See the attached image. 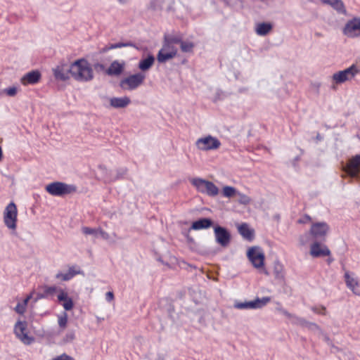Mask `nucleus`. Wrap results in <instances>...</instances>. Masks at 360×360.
Wrapping results in <instances>:
<instances>
[{"label":"nucleus","mask_w":360,"mask_h":360,"mask_svg":"<svg viewBox=\"0 0 360 360\" xmlns=\"http://www.w3.org/2000/svg\"><path fill=\"white\" fill-rule=\"evenodd\" d=\"M300 242H301V243H302V244H303V245L306 243V241H305V240H304V236H302V237L300 238Z\"/></svg>","instance_id":"obj_50"},{"label":"nucleus","mask_w":360,"mask_h":360,"mask_svg":"<svg viewBox=\"0 0 360 360\" xmlns=\"http://www.w3.org/2000/svg\"><path fill=\"white\" fill-rule=\"evenodd\" d=\"M119 1L121 2V3H124L125 0H119Z\"/></svg>","instance_id":"obj_51"},{"label":"nucleus","mask_w":360,"mask_h":360,"mask_svg":"<svg viewBox=\"0 0 360 360\" xmlns=\"http://www.w3.org/2000/svg\"><path fill=\"white\" fill-rule=\"evenodd\" d=\"M238 233L248 240H252L255 236V231L252 229L250 228L246 223L241 224L238 226Z\"/></svg>","instance_id":"obj_23"},{"label":"nucleus","mask_w":360,"mask_h":360,"mask_svg":"<svg viewBox=\"0 0 360 360\" xmlns=\"http://www.w3.org/2000/svg\"><path fill=\"white\" fill-rule=\"evenodd\" d=\"M17 88L15 86L8 87L4 89V92L9 96H14L17 94Z\"/></svg>","instance_id":"obj_42"},{"label":"nucleus","mask_w":360,"mask_h":360,"mask_svg":"<svg viewBox=\"0 0 360 360\" xmlns=\"http://www.w3.org/2000/svg\"><path fill=\"white\" fill-rule=\"evenodd\" d=\"M53 360H75V359H74L72 356H70L66 354H63L60 356H56Z\"/></svg>","instance_id":"obj_43"},{"label":"nucleus","mask_w":360,"mask_h":360,"mask_svg":"<svg viewBox=\"0 0 360 360\" xmlns=\"http://www.w3.org/2000/svg\"><path fill=\"white\" fill-rule=\"evenodd\" d=\"M127 172V168H121L117 171V174L115 177L111 178L106 176L104 177V179L105 181H115L117 179H122V177H124L126 175Z\"/></svg>","instance_id":"obj_34"},{"label":"nucleus","mask_w":360,"mask_h":360,"mask_svg":"<svg viewBox=\"0 0 360 360\" xmlns=\"http://www.w3.org/2000/svg\"><path fill=\"white\" fill-rule=\"evenodd\" d=\"M155 57L148 55L146 58L141 59L139 63V68L142 71L148 70L154 64Z\"/></svg>","instance_id":"obj_28"},{"label":"nucleus","mask_w":360,"mask_h":360,"mask_svg":"<svg viewBox=\"0 0 360 360\" xmlns=\"http://www.w3.org/2000/svg\"><path fill=\"white\" fill-rule=\"evenodd\" d=\"M109 103L110 107L119 109L127 108L131 104V101L129 96H124L122 97H112L109 99Z\"/></svg>","instance_id":"obj_21"},{"label":"nucleus","mask_w":360,"mask_h":360,"mask_svg":"<svg viewBox=\"0 0 360 360\" xmlns=\"http://www.w3.org/2000/svg\"><path fill=\"white\" fill-rule=\"evenodd\" d=\"M271 301L270 297H257L254 300L246 302H235L233 307L238 309H261Z\"/></svg>","instance_id":"obj_10"},{"label":"nucleus","mask_w":360,"mask_h":360,"mask_svg":"<svg viewBox=\"0 0 360 360\" xmlns=\"http://www.w3.org/2000/svg\"><path fill=\"white\" fill-rule=\"evenodd\" d=\"M305 219H306V220H302V219H300V220H299V223H304V222H305V221H310V220H311L310 217H309V216H307H307H305Z\"/></svg>","instance_id":"obj_47"},{"label":"nucleus","mask_w":360,"mask_h":360,"mask_svg":"<svg viewBox=\"0 0 360 360\" xmlns=\"http://www.w3.org/2000/svg\"><path fill=\"white\" fill-rule=\"evenodd\" d=\"M181 42V34H166L164 36L163 44L157 55V60L160 63H164L174 58L178 52L176 45Z\"/></svg>","instance_id":"obj_1"},{"label":"nucleus","mask_w":360,"mask_h":360,"mask_svg":"<svg viewBox=\"0 0 360 360\" xmlns=\"http://www.w3.org/2000/svg\"><path fill=\"white\" fill-rule=\"evenodd\" d=\"M237 195L239 196L238 202L240 204L246 205L250 203L251 199L248 195L239 192L237 193Z\"/></svg>","instance_id":"obj_37"},{"label":"nucleus","mask_w":360,"mask_h":360,"mask_svg":"<svg viewBox=\"0 0 360 360\" xmlns=\"http://www.w3.org/2000/svg\"><path fill=\"white\" fill-rule=\"evenodd\" d=\"M125 62L114 60L106 70V73L110 76H118L122 73L125 68Z\"/></svg>","instance_id":"obj_22"},{"label":"nucleus","mask_w":360,"mask_h":360,"mask_svg":"<svg viewBox=\"0 0 360 360\" xmlns=\"http://www.w3.org/2000/svg\"><path fill=\"white\" fill-rule=\"evenodd\" d=\"M18 210L15 204L10 202L5 208L4 212V222L6 226L12 231L17 228Z\"/></svg>","instance_id":"obj_7"},{"label":"nucleus","mask_w":360,"mask_h":360,"mask_svg":"<svg viewBox=\"0 0 360 360\" xmlns=\"http://www.w3.org/2000/svg\"><path fill=\"white\" fill-rule=\"evenodd\" d=\"M311 309L316 314L326 315V309L323 306H314L311 307Z\"/></svg>","instance_id":"obj_39"},{"label":"nucleus","mask_w":360,"mask_h":360,"mask_svg":"<svg viewBox=\"0 0 360 360\" xmlns=\"http://www.w3.org/2000/svg\"><path fill=\"white\" fill-rule=\"evenodd\" d=\"M359 72L360 70L358 67L353 64L343 70L335 72L331 77L333 84V85L340 84L347 81L352 80Z\"/></svg>","instance_id":"obj_5"},{"label":"nucleus","mask_w":360,"mask_h":360,"mask_svg":"<svg viewBox=\"0 0 360 360\" xmlns=\"http://www.w3.org/2000/svg\"><path fill=\"white\" fill-rule=\"evenodd\" d=\"M237 190L234 187L230 186H224L222 190V194L226 198H231L233 195H237Z\"/></svg>","instance_id":"obj_32"},{"label":"nucleus","mask_w":360,"mask_h":360,"mask_svg":"<svg viewBox=\"0 0 360 360\" xmlns=\"http://www.w3.org/2000/svg\"><path fill=\"white\" fill-rule=\"evenodd\" d=\"M179 44L180 45L181 51L184 52V53L192 52L193 49L194 48V46H195L192 41H184L183 37L181 34V42H179Z\"/></svg>","instance_id":"obj_31"},{"label":"nucleus","mask_w":360,"mask_h":360,"mask_svg":"<svg viewBox=\"0 0 360 360\" xmlns=\"http://www.w3.org/2000/svg\"><path fill=\"white\" fill-rule=\"evenodd\" d=\"M278 310L288 319L292 321V323L295 325H298L302 327L306 326L307 321L303 318L298 317L294 314L289 313L287 310L283 308H278Z\"/></svg>","instance_id":"obj_24"},{"label":"nucleus","mask_w":360,"mask_h":360,"mask_svg":"<svg viewBox=\"0 0 360 360\" xmlns=\"http://www.w3.org/2000/svg\"><path fill=\"white\" fill-rule=\"evenodd\" d=\"M330 250L323 244L315 242L311 245L310 255L313 257H326L330 255Z\"/></svg>","instance_id":"obj_17"},{"label":"nucleus","mask_w":360,"mask_h":360,"mask_svg":"<svg viewBox=\"0 0 360 360\" xmlns=\"http://www.w3.org/2000/svg\"><path fill=\"white\" fill-rule=\"evenodd\" d=\"M58 323L60 328L65 329L66 328L68 324V314L65 311L58 316Z\"/></svg>","instance_id":"obj_35"},{"label":"nucleus","mask_w":360,"mask_h":360,"mask_svg":"<svg viewBox=\"0 0 360 360\" xmlns=\"http://www.w3.org/2000/svg\"><path fill=\"white\" fill-rule=\"evenodd\" d=\"M273 29V25L269 22H258L255 25V32L259 36L268 34Z\"/></svg>","instance_id":"obj_25"},{"label":"nucleus","mask_w":360,"mask_h":360,"mask_svg":"<svg viewBox=\"0 0 360 360\" xmlns=\"http://www.w3.org/2000/svg\"><path fill=\"white\" fill-rule=\"evenodd\" d=\"M214 237L217 243L221 247H227L231 242V233L221 226H217L214 228Z\"/></svg>","instance_id":"obj_12"},{"label":"nucleus","mask_w":360,"mask_h":360,"mask_svg":"<svg viewBox=\"0 0 360 360\" xmlns=\"http://www.w3.org/2000/svg\"><path fill=\"white\" fill-rule=\"evenodd\" d=\"M56 278L57 279H60V280H62V281H69L72 278V274H68V272L67 273H62V272H58L56 274Z\"/></svg>","instance_id":"obj_38"},{"label":"nucleus","mask_w":360,"mask_h":360,"mask_svg":"<svg viewBox=\"0 0 360 360\" xmlns=\"http://www.w3.org/2000/svg\"><path fill=\"white\" fill-rule=\"evenodd\" d=\"M68 272V274H72V278L75 276L80 274V271H76L75 268L74 266L70 267Z\"/></svg>","instance_id":"obj_45"},{"label":"nucleus","mask_w":360,"mask_h":360,"mask_svg":"<svg viewBox=\"0 0 360 360\" xmlns=\"http://www.w3.org/2000/svg\"><path fill=\"white\" fill-rule=\"evenodd\" d=\"M111 49H110V46H105V47L102 49L101 52L105 53V52H107V51H108L109 50H111Z\"/></svg>","instance_id":"obj_48"},{"label":"nucleus","mask_w":360,"mask_h":360,"mask_svg":"<svg viewBox=\"0 0 360 360\" xmlns=\"http://www.w3.org/2000/svg\"><path fill=\"white\" fill-rule=\"evenodd\" d=\"M323 2L329 4L340 13H346V9L341 0H323Z\"/></svg>","instance_id":"obj_29"},{"label":"nucleus","mask_w":360,"mask_h":360,"mask_svg":"<svg viewBox=\"0 0 360 360\" xmlns=\"http://www.w3.org/2000/svg\"><path fill=\"white\" fill-rule=\"evenodd\" d=\"M60 290H62V288H58L56 285H45L44 287V293L39 294L37 295V298L42 299L53 297L56 293H57L58 295L59 293Z\"/></svg>","instance_id":"obj_26"},{"label":"nucleus","mask_w":360,"mask_h":360,"mask_svg":"<svg viewBox=\"0 0 360 360\" xmlns=\"http://www.w3.org/2000/svg\"><path fill=\"white\" fill-rule=\"evenodd\" d=\"M41 77V75L39 70H32L26 73L20 79L22 85H32L38 83Z\"/></svg>","instance_id":"obj_19"},{"label":"nucleus","mask_w":360,"mask_h":360,"mask_svg":"<svg viewBox=\"0 0 360 360\" xmlns=\"http://www.w3.org/2000/svg\"><path fill=\"white\" fill-rule=\"evenodd\" d=\"M82 231L85 235H92L95 238L98 237V228L93 229L87 226H84L82 228Z\"/></svg>","instance_id":"obj_36"},{"label":"nucleus","mask_w":360,"mask_h":360,"mask_svg":"<svg viewBox=\"0 0 360 360\" xmlns=\"http://www.w3.org/2000/svg\"><path fill=\"white\" fill-rule=\"evenodd\" d=\"M105 299L108 302H111L114 299V295L112 292H108L105 294Z\"/></svg>","instance_id":"obj_46"},{"label":"nucleus","mask_w":360,"mask_h":360,"mask_svg":"<svg viewBox=\"0 0 360 360\" xmlns=\"http://www.w3.org/2000/svg\"><path fill=\"white\" fill-rule=\"evenodd\" d=\"M304 327L308 328L310 330L321 331L320 327L316 323H315L307 321V324H306V326H304Z\"/></svg>","instance_id":"obj_41"},{"label":"nucleus","mask_w":360,"mask_h":360,"mask_svg":"<svg viewBox=\"0 0 360 360\" xmlns=\"http://www.w3.org/2000/svg\"><path fill=\"white\" fill-rule=\"evenodd\" d=\"M191 184L195 188L198 192L210 197H215L219 193V188L212 181L196 177L190 180Z\"/></svg>","instance_id":"obj_3"},{"label":"nucleus","mask_w":360,"mask_h":360,"mask_svg":"<svg viewBox=\"0 0 360 360\" xmlns=\"http://www.w3.org/2000/svg\"><path fill=\"white\" fill-rule=\"evenodd\" d=\"M145 79V74L138 72L122 79L120 82V86L124 90L133 91L141 86Z\"/></svg>","instance_id":"obj_6"},{"label":"nucleus","mask_w":360,"mask_h":360,"mask_svg":"<svg viewBox=\"0 0 360 360\" xmlns=\"http://www.w3.org/2000/svg\"><path fill=\"white\" fill-rule=\"evenodd\" d=\"M212 225V221L207 218L200 219L198 221L193 222L191 229L193 230H200L208 229Z\"/></svg>","instance_id":"obj_27"},{"label":"nucleus","mask_w":360,"mask_h":360,"mask_svg":"<svg viewBox=\"0 0 360 360\" xmlns=\"http://www.w3.org/2000/svg\"><path fill=\"white\" fill-rule=\"evenodd\" d=\"M220 146V141L211 135L199 138L195 141L197 148L203 151L216 150L218 149Z\"/></svg>","instance_id":"obj_9"},{"label":"nucleus","mask_w":360,"mask_h":360,"mask_svg":"<svg viewBox=\"0 0 360 360\" xmlns=\"http://www.w3.org/2000/svg\"><path fill=\"white\" fill-rule=\"evenodd\" d=\"M70 75L79 82H89L94 78L92 67L84 58L78 59L70 65Z\"/></svg>","instance_id":"obj_2"},{"label":"nucleus","mask_w":360,"mask_h":360,"mask_svg":"<svg viewBox=\"0 0 360 360\" xmlns=\"http://www.w3.org/2000/svg\"><path fill=\"white\" fill-rule=\"evenodd\" d=\"M344 170L350 177L358 178L360 172V155H356L352 158Z\"/></svg>","instance_id":"obj_14"},{"label":"nucleus","mask_w":360,"mask_h":360,"mask_svg":"<svg viewBox=\"0 0 360 360\" xmlns=\"http://www.w3.org/2000/svg\"><path fill=\"white\" fill-rule=\"evenodd\" d=\"M33 292L30 293L27 297L22 302H18L15 307V311L19 314H23L25 312L26 307L28 302L32 297Z\"/></svg>","instance_id":"obj_30"},{"label":"nucleus","mask_w":360,"mask_h":360,"mask_svg":"<svg viewBox=\"0 0 360 360\" xmlns=\"http://www.w3.org/2000/svg\"><path fill=\"white\" fill-rule=\"evenodd\" d=\"M274 274H275V278L276 279H278V280H281V281H283L284 279V274L283 272V269L281 268V266H276L275 269H274Z\"/></svg>","instance_id":"obj_40"},{"label":"nucleus","mask_w":360,"mask_h":360,"mask_svg":"<svg viewBox=\"0 0 360 360\" xmlns=\"http://www.w3.org/2000/svg\"><path fill=\"white\" fill-rule=\"evenodd\" d=\"M345 280L347 287L355 295H360V283L349 271L345 273Z\"/></svg>","instance_id":"obj_20"},{"label":"nucleus","mask_w":360,"mask_h":360,"mask_svg":"<svg viewBox=\"0 0 360 360\" xmlns=\"http://www.w3.org/2000/svg\"><path fill=\"white\" fill-rule=\"evenodd\" d=\"M100 236L104 240L109 239V234L101 228H98V237Z\"/></svg>","instance_id":"obj_44"},{"label":"nucleus","mask_w":360,"mask_h":360,"mask_svg":"<svg viewBox=\"0 0 360 360\" xmlns=\"http://www.w3.org/2000/svg\"><path fill=\"white\" fill-rule=\"evenodd\" d=\"M343 33L348 37L354 38L360 36V18H354L348 21L343 29Z\"/></svg>","instance_id":"obj_13"},{"label":"nucleus","mask_w":360,"mask_h":360,"mask_svg":"<svg viewBox=\"0 0 360 360\" xmlns=\"http://www.w3.org/2000/svg\"><path fill=\"white\" fill-rule=\"evenodd\" d=\"M53 72L56 79L66 81L70 78V66L65 63H61L53 69Z\"/></svg>","instance_id":"obj_16"},{"label":"nucleus","mask_w":360,"mask_h":360,"mask_svg":"<svg viewBox=\"0 0 360 360\" xmlns=\"http://www.w3.org/2000/svg\"><path fill=\"white\" fill-rule=\"evenodd\" d=\"M58 302H60L65 311H70L74 307L72 299L69 296L68 292L62 288L57 295Z\"/></svg>","instance_id":"obj_18"},{"label":"nucleus","mask_w":360,"mask_h":360,"mask_svg":"<svg viewBox=\"0 0 360 360\" xmlns=\"http://www.w3.org/2000/svg\"><path fill=\"white\" fill-rule=\"evenodd\" d=\"M26 321H18L14 326V333L17 338L25 345L31 344L34 339L30 337L27 332Z\"/></svg>","instance_id":"obj_11"},{"label":"nucleus","mask_w":360,"mask_h":360,"mask_svg":"<svg viewBox=\"0 0 360 360\" xmlns=\"http://www.w3.org/2000/svg\"><path fill=\"white\" fill-rule=\"evenodd\" d=\"M329 226L326 222L314 223L310 229V234L314 239H323L328 231Z\"/></svg>","instance_id":"obj_15"},{"label":"nucleus","mask_w":360,"mask_h":360,"mask_svg":"<svg viewBox=\"0 0 360 360\" xmlns=\"http://www.w3.org/2000/svg\"><path fill=\"white\" fill-rule=\"evenodd\" d=\"M46 192L53 196H64L77 191V186L61 181H54L46 186Z\"/></svg>","instance_id":"obj_4"},{"label":"nucleus","mask_w":360,"mask_h":360,"mask_svg":"<svg viewBox=\"0 0 360 360\" xmlns=\"http://www.w3.org/2000/svg\"><path fill=\"white\" fill-rule=\"evenodd\" d=\"M129 46L134 47L136 49H139V48L131 41H128L126 43L118 42V43H115V44H112L110 45V49H120V48H122V47H129Z\"/></svg>","instance_id":"obj_33"},{"label":"nucleus","mask_w":360,"mask_h":360,"mask_svg":"<svg viewBox=\"0 0 360 360\" xmlns=\"http://www.w3.org/2000/svg\"><path fill=\"white\" fill-rule=\"evenodd\" d=\"M95 67H96V68H101V70H103V69H104V65H102V64H97V65H96V66H95Z\"/></svg>","instance_id":"obj_49"},{"label":"nucleus","mask_w":360,"mask_h":360,"mask_svg":"<svg viewBox=\"0 0 360 360\" xmlns=\"http://www.w3.org/2000/svg\"><path fill=\"white\" fill-rule=\"evenodd\" d=\"M247 257L255 268L259 269L264 267L265 256L261 248H250L247 252Z\"/></svg>","instance_id":"obj_8"}]
</instances>
